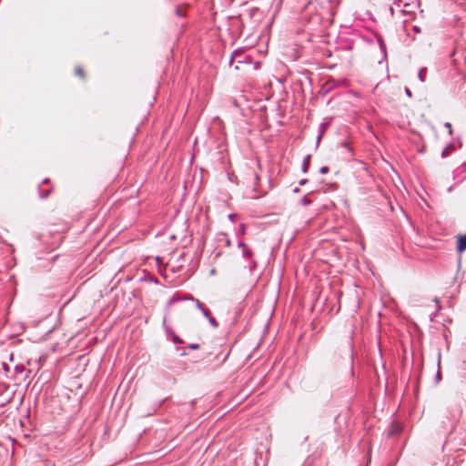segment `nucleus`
Returning <instances> with one entry per match:
<instances>
[{
  "label": "nucleus",
  "instance_id": "nucleus-1",
  "mask_svg": "<svg viewBox=\"0 0 466 466\" xmlns=\"http://www.w3.org/2000/svg\"><path fill=\"white\" fill-rule=\"evenodd\" d=\"M354 343L352 335H349L345 338L344 341H341L335 351L334 361L339 363L342 362L346 367L349 368L350 375H354Z\"/></svg>",
  "mask_w": 466,
  "mask_h": 466
},
{
  "label": "nucleus",
  "instance_id": "nucleus-2",
  "mask_svg": "<svg viewBox=\"0 0 466 466\" xmlns=\"http://www.w3.org/2000/svg\"><path fill=\"white\" fill-rule=\"evenodd\" d=\"M163 328L165 329L167 338L170 339L174 344L179 345L184 343V340L178 337L169 326L167 325L166 318L163 320Z\"/></svg>",
  "mask_w": 466,
  "mask_h": 466
},
{
  "label": "nucleus",
  "instance_id": "nucleus-3",
  "mask_svg": "<svg viewBox=\"0 0 466 466\" xmlns=\"http://www.w3.org/2000/svg\"><path fill=\"white\" fill-rule=\"evenodd\" d=\"M194 299V297L190 294L181 295L176 292L167 301V307L169 308L173 304L180 301H188Z\"/></svg>",
  "mask_w": 466,
  "mask_h": 466
},
{
  "label": "nucleus",
  "instance_id": "nucleus-4",
  "mask_svg": "<svg viewBox=\"0 0 466 466\" xmlns=\"http://www.w3.org/2000/svg\"><path fill=\"white\" fill-rule=\"evenodd\" d=\"M238 247L241 248L243 258H245L246 259L253 258L252 249L244 242L239 241L238 243Z\"/></svg>",
  "mask_w": 466,
  "mask_h": 466
},
{
  "label": "nucleus",
  "instance_id": "nucleus-5",
  "mask_svg": "<svg viewBox=\"0 0 466 466\" xmlns=\"http://www.w3.org/2000/svg\"><path fill=\"white\" fill-rule=\"evenodd\" d=\"M337 81L335 79H329L322 86V96H325L329 92L337 86Z\"/></svg>",
  "mask_w": 466,
  "mask_h": 466
},
{
  "label": "nucleus",
  "instance_id": "nucleus-6",
  "mask_svg": "<svg viewBox=\"0 0 466 466\" xmlns=\"http://www.w3.org/2000/svg\"><path fill=\"white\" fill-rule=\"evenodd\" d=\"M401 431H402V426L397 421H392V423L390 425V429L388 431V437H392V436L398 435Z\"/></svg>",
  "mask_w": 466,
  "mask_h": 466
},
{
  "label": "nucleus",
  "instance_id": "nucleus-7",
  "mask_svg": "<svg viewBox=\"0 0 466 466\" xmlns=\"http://www.w3.org/2000/svg\"><path fill=\"white\" fill-rule=\"evenodd\" d=\"M456 248L459 253L466 250V234L458 237Z\"/></svg>",
  "mask_w": 466,
  "mask_h": 466
},
{
  "label": "nucleus",
  "instance_id": "nucleus-8",
  "mask_svg": "<svg viewBox=\"0 0 466 466\" xmlns=\"http://www.w3.org/2000/svg\"><path fill=\"white\" fill-rule=\"evenodd\" d=\"M310 158H311L310 154H308L304 157L302 163H301V171L303 173H307L309 171V168L310 166Z\"/></svg>",
  "mask_w": 466,
  "mask_h": 466
},
{
  "label": "nucleus",
  "instance_id": "nucleus-9",
  "mask_svg": "<svg viewBox=\"0 0 466 466\" xmlns=\"http://www.w3.org/2000/svg\"><path fill=\"white\" fill-rule=\"evenodd\" d=\"M454 149V144L452 142L449 143L441 151V157H447L451 151Z\"/></svg>",
  "mask_w": 466,
  "mask_h": 466
},
{
  "label": "nucleus",
  "instance_id": "nucleus-10",
  "mask_svg": "<svg viewBox=\"0 0 466 466\" xmlns=\"http://www.w3.org/2000/svg\"><path fill=\"white\" fill-rule=\"evenodd\" d=\"M238 56H243V49L238 48L231 54L229 65H232L233 61L237 60Z\"/></svg>",
  "mask_w": 466,
  "mask_h": 466
},
{
  "label": "nucleus",
  "instance_id": "nucleus-11",
  "mask_svg": "<svg viewBox=\"0 0 466 466\" xmlns=\"http://www.w3.org/2000/svg\"><path fill=\"white\" fill-rule=\"evenodd\" d=\"M401 4L403 5V7H404L403 10H402L403 13H407V14L413 13V10L410 8V4L402 3V0H399V2L397 3V5L400 6Z\"/></svg>",
  "mask_w": 466,
  "mask_h": 466
},
{
  "label": "nucleus",
  "instance_id": "nucleus-12",
  "mask_svg": "<svg viewBox=\"0 0 466 466\" xmlns=\"http://www.w3.org/2000/svg\"><path fill=\"white\" fill-rule=\"evenodd\" d=\"M248 259H249V263H248V266H247L246 268H248L250 273H253L258 268V262L255 259H253L252 258H248Z\"/></svg>",
  "mask_w": 466,
  "mask_h": 466
},
{
  "label": "nucleus",
  "instance_id": "nucleus-13",
  "mask_svg": "<svg viewBox=\"0 0 466 466\" xmlns=\"http://www.w3.org/2000/svg\"><path fill=\"white\" fill-rule=\"evenodd\" d=\"M237 63L238 64H249L250 61L248 60V56L245 55V53L243 52V56H238V57L237 58Z\"/></svg>",
  "mask_w": 466,
  "mask_h": 466
},
{
  "label": "nucleus",
  "instance_id": "nucleus-14",
  "mask_svg": "<svg viewBox=\"0 0 466 466\" xmlns=\"http://www.w3.org/2000/svg\"><path fill=\"white\" fill-rule=\"evenodd\" d=\"M427 71L426 67H421L418 73V78L420 82L425 81L424 73Z\"/></svg>",
  "mask_w": 466,
  "mask_h": 466
},
{
  "label": "nucleus",
  "instance_id": "nucleus-15",
  "mask_svg": "<svg viewBox=\"0 0 466 466\" xmlns=\"http://www.w3.org/2000/svg\"><path fill=\"white\" fill-rule=\"evenodd\" d=\"M75 74H76V76H80V77H82V78H84V77H85L84 70H83V68H82L80 66H77L75 68Z\"/></svg>",
  "mask_w": 466,
  "mask_h": 466
},
{
  "label": "nucleus",
  "instance_id": "nucleus-16",
  "mask_svg": "<svg viewBox=\"0 0 466 466\" xmlns=\"http://www.w3.org/2000/svg\"><path fill=\"white\" fill-rule=\"evenodd\" d=\"M51 190H52V189H51V188H49V189H47V190H46V191H42V190L40 189V187H38L39 197H40L41 198H46L49 196V194H50Z\"/></svg>",
  "mask_w": 466,
  "mask_h": 466
},
{
  "label": "nucleus",
  "instance_id": "nucleus-17",
  "mask_svg": "<svg viewBox=\"0 0 466 466\" xmlns=\"http://www.w3.org/2000/svg\"><path fill=\"white\" fill-rule=\"evenodd\" d=\"M191 301L195 303L197 309H198L200 311L203 310V309L205 308L204 305L196 298H194V299H191Z\"/></svg>",
  "mask_w": 466,
  "mask_h": 466
},
{
  "label": "nucleus",
  "instance_id": "nucleus-18",
  "mask_svg": "<svg viewBox=\"0 0 466 466\" xmlns=\"http://www.w3.org/2000/svg\"><path fill=\"white\" fill-rule=\"evenodd\" d=\"M208 323H209V324H210L214 329H217V328L218 327V321L215 319V318H213V317H211V316H210V317L208 319Z\"/></svg>",
  "mask_w": 466,
  "mask_h": 466
},
{
  "label": "nucleus",
  "instance_id": "nucleus-19",
  "mask_svg": "<svg viewBox=\"0 0 466 466\" xmlns=\"http://www.w3.org/2000/svg\"><path fill=\"white\" fill-rule=\"evenodd\" d=\"M340 146L346 149H348L352 154V148L350 145V142L345 140L340 143Z\"/></svg>",
  "mask_w": 466,
  "mask_h": 466
},
{
  "label": "nucleus",
  "instance_id": "nucleus-20",
  "mask_svg": "<svg viewBox=\"0 0 466 466\" xmlns=\"http://www.w3.org/2000/svg\"><path fill=\"white\" fill-rule=\"evenodd\" d=\"M300 203L302 206L306 207V206H309L311 204V200L309 198H308L307 196H304L301 200H300Z\"/></svg>",
  "mask_w": 466,
  "mask_h": 466
},
{
  "label": "nucleus",
  "instance_id": "nucleus-21",
  "mask_svg": "<svg viewBox=\"0 0 466 466\" xmlns=\"http://www.w3.org/2000/svg\"><path fill=\"white\" fill-rule=\"evenodd\" d=\"M444 127L448 130L449 135L451 136L452 135V131H453L451 124L450 122H445L444 123Z\"/></svg>",
  "mask_w": 466,
  "mask_h": 466
},
{
  "label": "nucleus",
  "instance_id": "nucleus-22",
  "mask_svg": "<svg viewBox=\"0 0 466 466\" xmlns=\"http://www.w3.org/2000/svg\"><path fill=\"white\" fill-rule=\"evenodd\" d=\"M220 236L226 238V239H225V244H226V246H227V247H230V246H231V241H230V239L228 238V235H227V234H225V233H221V234H220Z\"/></svg>",
  "mask_w": 466,
  "mask_h": 466
},
{
  "label": "nucleus",
  "instance_id": "nucleus-23",
  "mask_svg": "<svg viewBox=\"0 0 466 466\" xmlns=\"http://www.w3.org/2000/svg\"><path fill=\"white\" fill-rule=\"evenodd\" d=\"M201 312L205 318L208 319L210 317V311L208 309L204 308Z\"/></svg>",
  "mask_w": 466,
  "mask_h": 466
},
{
  "label": "nucleus",
  "instance_id": "nucleus-24",
  "mask_svg": "<svg viewBox=\"0 0 466 466\" xmlns=\"http://www.w3.org/2000/svg\"><path fill=\"white\" fill-rule=\"evenodd\" d=\"M329 167L323 166L319 168V173L324 175V174H327L329 172Z\"/></svg>",
  "mask_w": 466,
  "mask_h": 466
},
{
  "label": "nucleus",
  "instance_id": "nucleus-25",
  "mask_svg": "<svg viewBox=\"0 0 466 466\" xmlns=\"http://www.w3.org/2000/svg\"><path fill=\"white\" fill-rule=\"evenodd\" d=\"M199 348H200V346L198 343H190L188 345V349H190V350H198Z\"/></svg>",
  "mask_w": 466,
  "mask_h": 466
},
{
  "label": "nucleus",
  "instance_id": "nucleus-26",
  "mask_svg": "<svg viewBox=\"0 0 466 466\" xmlns=\"http://www.w3.org/2000/svg\"><path fill=\"white\" fill-rule=\"evenodd\" d=\"M175 14L177 15V16H184V14L182 13L181 9L179 7H177L175 9Z\"/></svg>",
  "mask_w": 466,
  "mask_h": 466
},
{
  "label": "nucleus",
  "instance_id": "nucleus-27",
  "mask_svg": "<svg viewBox=\"0 0 466 466\" xmlns=\"http://www.w3.org/2000/svg\"><path fill=\"white\" fill-rule=\"evenodd\" d=\"M380 46L383 50L384 54L386 53V46L381 39H379Z\"/></svg>",
  "mask_w": 466,
  "mask_h": 466
},
{
  "label": "nucleus",
  "instance_id": "nucleus-28",
  "mask_svg": "<svg viewBox=\"0 0 466 466\" xmlns=\"http://www.w3.org/2000/svg\"><path fill=\"white\" fill-rule=\"evenodd\" d=\"M163 401H164V400L157 401V402L155 404V406H154V408H153V412H155V411H156V410H157L161 406V404H162V402H163Z\"/></svg>",
  "mask_w": 466,
  "mask_h": 466
},
{
  "label": "nucleus",
  "instance_id": "nucleus-29",
  "mask_svg": "<svg viewBox=\"0 0 466 466\" xmlns=\"http://www.w3.org/2000/svg\"><path fill=\"white\" fill-rule=\"evenodd\" d=\"M228 218V219L230 221L235 222L237 215L236 214H229Z\"/></svg>",
  "mask_w": 466,
  "mask_h": 466
},
{
  "label": "nucleus",
  "instance_id": "nucleus-30",
  "mask_svg": "<svg viewBox=\"0 0 466 466\" xmlns=\"http://www.w3.org/2000/svg\"><path fill=\"white\" fill-rule=\"evenodd\" d=\"M441 380V372L438 371L435 376L436 382H439Z\"/></svg>",
  "mask_w": 466,
  "mask_h": 466
},
{
  "label": "nucleus",
  "instance_id": "nucleus-31",
  "mask_svg": "<svg viewBox=\"0 0 466 466\" xmlns=\"http://www.w3.org/2000/svg\"><path fill=\"white\" fill-rule=\"evenodd\" d=\"M307 183H308V179L307 178H303V179L299 180V186H304Z\"/></svg>",
  "mask_w": 466,
  "mask_h": 466
},
{
  "label": "nucleus",
  "instance_id": "nucleus-32",
  "mask_svg": "<svg viewBox=\"0 0 466 466\" xmlns=\"http://www.w3.org/2000/svg\"><path fill=\"white\" fill-rule=\"evenodd\" d=\"M239 231L241 234H245V225L244 224L239 225Z\"/></svg>",
  "mask_w": 466,
  "mask_h": 466
},
{
  "label": "nucleus",
  "instance_id": "nucleus-33",
  "mask_svg": "<svg viewBox=\"0 0 466 466\" xmlns=\"http://www.w3.org/2000/svg\"><path fill=\"white\" fill-rule=\"evenodd\" d=\"M413 31H414L415 33H420V32H421V29H420V26H418V25H414V26H413Z\"/></svg>",
  "mask_w": 466,
  "mask_h": 466
},
{
  "label": "nucleus",
  "instance_id": "nucleus-34",
  "mask_svg": "<svg viewBox=\"0 0 466 466\" xmlns=\"http://www.w3.org/2000/svg\"><path fill=\"white\" fill-rule=\"evenodd\" d=\"M405 94L410 97L412 96V93L408 87L405 88Z\"/></svg>",
  "mask_w": 466,
  "mask_h": 466
},
{
  "label": "nucleus",
  "instance_id": "nucleus-35",
  "mask_svg": "<svg viewBox=\"0 0 466 466\" xmlns=\"http://www.w3.org/2000/svg\"><path fill=\"white\" fill-rule=\"evenodd\" d=\"M299 191H300V189H299V187H295V188L293 189V192H294V193H299Z\"/></svg>",
  "mask_w": 466,
  "mask_h": 466
},
{
  "label": "nucleus",
  "instance_id": "nucleus-36",
  "mask_svg": "<svg viewBox=\"0 0 466 466\" xmlns=\"http://www.w3.org/2000/svg\"><path fill=\"white\" fill-rule=\"evenodd\" d=\"M47 182H49V179H48V178H45V179L43 180V183H44V184H46V183H47Z\"/></svg>",
  "mask_w": 466,
  "mask_h": 466
},
{
  "label": "nucleus",
  "instance_id": "nucleus-37",
  "mask_svg": "<svg viewBox=\"0 0 466 466\" xmlns=\"http://www.w3.org/2000/svg\"><path fill=\"white\" fill-rule=\"evenodd\" d=\"M320 139H321V135H319V136L318 137V143L320 141Z\"/></svg>",
  "mask_w": 466,
  "mask_h": 466
},
{
  "label": "nucleus",
  "instance_id": "nucleus-38",
  "mask_svg": "<svg viewBox=\"0 0 466 466\" xmlns=\"http://www.w3.org/2000/svg\"><path fill=\"white\" fill-rule=\"evenodd\" d=\"M235 69H236V70H239V66H238V65H237V66H235Z\"/></svg>",
  "mask_w": 466,
  "mask_h": 466
},
{
  "label": "nucleus",
  "instance_id": "nucleus-39",
  "mask_svg": "<svg viewBox=\"0 0 466 466\" xmlns=\"http://www.w3.org/2000/svg\"><path fill=\"white\" fill-rule=\"evenodd\" d=\"M434 301H435L436 303H439V299H438V298H435Z\"/></svg>",
  "mask_w": 466,
  "mask_h": 466
}]
</instances>
